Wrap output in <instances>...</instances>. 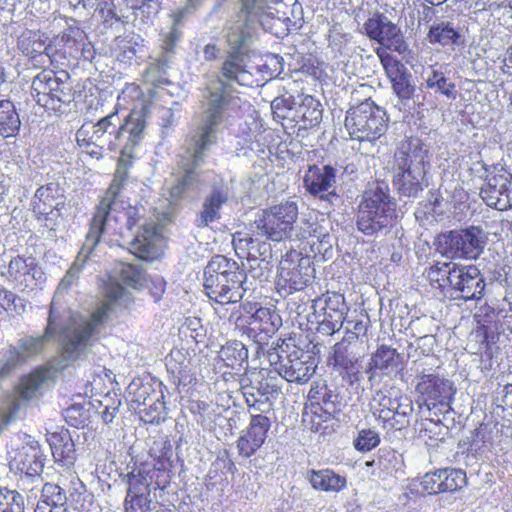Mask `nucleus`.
<instances>
[{
	"label": "nucleus",
	"mask_w": 512,
	"mask_h": 512,
	"mask_svg": "<svg viewBox=\"0 0 512 512\" xmlns=\"http://www.w3.org/2000/svg\"><path fill=\"white\" fill-rule=\"evenodd\" d=\"M242 8L235 20L227 26L228 57L223 63L221 77L206 87L201 101V114L197 130L192 137V147L178 162L180 176L170 189V201H179L187 189L200 183L198 170L207 148L216 143L217 133L224 125L234 98L226 92V83L253 86L252 74L245 69L240 51L252 40L256 25L265 31L283 38L296 23L289 16V6L281 0H241Z\"/></svg>",
	"instance_id": "obj_1"
},
{
	"label": "nucleus",
	"mask_w": 512,
	"mask_h": 512,
	"mask_svg": "<svg viewBox=\"0 0 512 512\" xmlns=\"http://www.w3.org/2000/svg\"><path fill=\"white\" fill-rule=\"evenodd\" d=\"M126 297L125 288L118 283H112L106 290L105 302L88 318L73 315L56 300L51 301L44 333L37 337L24 336L17 341L16 346L8 350L6 371L41 354L49 340L57 333H59L62 355L66 360L84 359L97 341L100 326L108 318L112 304L125 301Z\"/></svg>",
	"instance_id": "obj_2"
},
{
	"label": "nucleus",
	"mask_w": 512,
	"mask_h": 512,
	"mask_svg": "<svg viewBox=\"0 0 512 512\" xmlns=\"http://www.w3.org/2000/svg\"><path fill=\"white\" fill-rule=\"evenodd\" d=\"M146 122L139 112H132L122 122L118 112L113 111L92 126L91 141L98 148L134 158V151L144 138Z\"/></svg>",
	"instance_id": "obj_3"
},
{
	"label": "nucleus",
	"mask_w": 512,
	"mask_h": 512,
	"mask_svg": "<svg viewBox=\"0 0 512 512\" xmlns=\"http://www.w3.org/2000/svg\"><path fill=\"white\" fill-rule=\"evenodd\" d=\"M203 280L206 295L221 305L239 302L249 290L246 272L223 255H216L208 262Z\"/></svg>",
	"instance_id": "obj_4"
},
{
	"label": "nucleus",
	"mask_w": 512,
	"mask_h": 512,
	"mask_svg": "<svg viewBox=\"0 0 512 512\" xmlns=\"http://www.w3.org/2000/svg\"><path fill=\"white\" fill-rule=\"evenodd\" d=\"M396 202L385 182L369 184L358 206L356 226L366 236H374L391 226Z\"/></svg>",
	"instance_id": "obj_5"
},
{
	"label": "nucleus",
	"mask_w": 512,
	"mask_h": 512,
	"mask_svg": "<svg viewBox=\"0 0 512 512\" xmlns=\"http://www.w3.org/2000/svg\"><path fill=\"white\" fill-rule=\"evenodd\" d=\"M114 179L110 184L105 196L100 201L90 223V229L86 235L85 249L91 250L100 242L102 235L109 233L113 228L112 223L118 221L119 209L123 208L118 200L121 188L128 178V166L133 158L120 153Z\"/></svg>",
	"instance_id": "obj_6"
},
{
	"label": "nucleus",
	"mask_w": 512,
	"mask_h": 512,
	"mask_svg": "<svg viewBox=\"0 0 512 512\" xmlns=\"http://www.w3.org/2000/svg\"><path fill=\"white\" fill-rule=\"evenodd\" d=\"M345 127L358 141L374 142L387 129L385 111L371 100H365L347 111Z\"/></svg>",
	"instance_id": "obj_7"
},
{
	"label": "nucleus",
	"mask_w": 512,
	"mask_h": 512,
	"mask_svg": "<svg viewBox=\"0 0 512 512\" xmlns=\"http://www.w3.org/2000/svg\"><path fill=\"white\" fill-rule=\"evenodd\" d=\"M66 71L44 69L32 80L31 95L40 106L53 112L60 111L63 104L70 102L71 89Z\"/></svg>",
	"instance_id": "obj_8"
},
{
	"label": "nucleus",
	"mask_w": 512,
	"mask_h": 512,
	"mask_svg": "<svg viewBox=\"0 0 512 512\" xmlns=\"http://www.w3.org/2000/svg\"><path fill=\"white\" fill-rule=\"evenodd\" d=\"M426 152L422 149L395 153L394 185L398 192L407 197H416L423 190Z\"/></svg>",
	"instance_id": "obj_9"
},
{
	"label": "nucleus",
	"mask_w": 512,
	"mask_h": 512,
	"mask_svg": "<svg viewBox=\"0 0 512 512\" xmlns=\"http://www.w3.org/2000/svg\"><path fill=\"white\" fill-rule=\"evenodd\" d=\"M486 245L483 230L476 226L440 234L436 240L437 251L450 259L476 260Z\"/></svg>",
	"instance_id": "obj_10"
},
{
	"label": "nucleus",
	"mask_w": 512,
	"mask_h": 512,
	"mask_svg": "<svg viewBox=\"0 0 512 512\" xmlns=\"http://www.w3.org/2000/svg\"><path fill=\"white\" fill-rule=\"evenodd\" d=\"M297 218L296 202L285 201L263 210L254 225L258 235L279 242L290 237Z\"/></svg>",
	"instance_id": "obj_11"
},
{
	"label": "nucleus",
	"mask_w": 512,
	"mask_h": 512,
	"mask_svg": "<svg viewBox=\"0 0 512 512\" xmlns=\"http://www.w3.org/2000/svg\"><path fill=\"white\" fill-rule=\"evenodd\" d=\"M269 360L281 377L300 384L309 381L317 367L312 356L298 349L269 353Z\"/></svg>",
	"instance_id": "obj_12"
},
{
	"label": "nucleus",
	"mask_w": 512,
	"mask_h": 512,
	"mask_svg": "<svg viewBox=\"0 0 512 512\" xmlns=\"http://www.w3.org/2000/svg\"><path fill=\"white\" fill-rule=\"evenodd\" d=\"M452 269L450 287L460 293L461 299L468 301L479 300L483 297L485 281L475 265L456 263Z\"/></svg>",
	"instance_id": "obj_13"
},
{
	"label": "nucleus",
	"mask_w": 512,
	"mask_h": 512,
	"mask_svg": "<svg viewBox=\"0 0 512 512\" xmlns=\"http://www.w3.org/2000/svg\"><path fill=\"white\" fill-rule=\"evenodd\" d=\"M306 190L321 200L332 201L336 197V169L330 165H310L303 178Z\"/></svg>",
	"instance_id": "obj_14"
},
{
	"label": "nucleus",
	"mask_w": 512,
	"mask_h": 512,
	"mask_svg": "<svg viewBox=\"0 0 512 512\" xmlns=\"http://www.w3.org/2000/svg\"><path fill=\"white\" fill-rule=\"evenodd\" d=\"M32 210L37 217L54 220L61 215L64 207L63 190L58 183H48L39 187L32 198Z\"/></svg>",
	"instance_id": "obj_15"
},
{
	"label": "nucleus",
	"mask_w": 512,
	"mask_h": 512,
	"mask_svg": "<svg viewBox=\"0 0 512 512\" xmlns=\"http://www.w3.org/2000/svg\"><path fill=\"white\" fill-rule=\"evenodd\" d=\"M416 390L423 396L429 410L438 404L448 405L454 394L452 382L438 375H422Z\"/></svg>",
	"instance_id": "obj_16"
},
{
	"label": "nucleus",
	"mask_w": 512,
	"mask_h": 512,
	"mask_svg": "<svg viewBox=\"0 0 512 512\" xmlns=\"http://www.w3.org/2000/svg\"><path fill=\"white\" fill-rule=\"evenodd\" d=\"M229 199V189L224 184L214 185L212 190L203 198L201 209L196 215V226L207 227L220 219L221 208Z\"/></svg>",
	"instance_id": "obj_17"
},
{
	"label": "nucleus",
	"mask_w": 512,
	"mask_h": 512,
	"mask_svg": "<svg viewBox=\"0 0 512 512\" xmlns=\"http://www.w3.org/2000/svg\"><path fill=\"white\" fill-rule=\"evenodd\" d=\"M47 40V35L40 30H25L19 36L17 45L25 56L35 58L44 54L47 61L53 64L55 53L51 45L46 44Z\"/></svg>",
	"instance_id": "obj_18"
},
{
	"label": "nucleus",
	"mask_w": 512,
	"mask_h": 512,
	"mask_svg": "<svg viewBox=\"0 0 512 512\" xmlns=\"http://www.w3.org/2000/svg\"><path fill=\"white\" fill-rule=\"evenodd\" d=\"M322 105L311 95H304L294 109L292 120L298 129L307 130L317 126L322 120Z\"/></svg>",
	"instance_id": "obj_19"
},
{
	"label": "nucleus",
	"mask_w": 512,
	"mask_h": 512,
	"mask_svg": "<svg viewBox=\"0 0 512 512\" xmlns=\"http://www.w3.org/2000/svg\"><path fill=\"white\" fill-rule=\"evenodd\" d=\"M161 238V227L157 224H148L143 231L131 242L134 253L141 259H153L157 255V242Z\"/></svg>",
	"instance_id": "obj_20"
},
{
	"label": "nucleus",
	"mask_w": 512,
	"mask_h": 512,
	"mask_svg": "<svg viewBox=\"0 0 512 512\" xmlns=\"http://www.w3.org/2000/svg\"><path fill=\"white\" fill-rule=\"evenodd\" d=\"M49 378L50 371L45 368L36 370L22 378L17 387V397L15 401L21 405L22 402L36 398Z\"/></svg>",
	"instance_id": "obj_21"
},
{
	"label": "nucleus",
	"mask_w": 512,
	"mask_h": 512,
	"mask_svg": "<svg viewBox=\"0 0 512 512\" xmlns=\"http://www.w3.org/2000/svg\"><path fill=\"white\" fill-rule=\"evenodd\" d=\"M307 478L314 489L324 492H340L347 484L344 476L331 469L310 470Z\"/></svg>",
	"instance_id": "obj_22"
},
{
	"label": "nucleus",
	"mask_w": 512,
	"mask_h": 512,
	"mask_svg": "<svg viewBox=\"0 0 512 512\" xmlns=\"http://www.w3.org/2000/svg\"><path fill=\"white\" fill-rule=\"evenodd\" d=\"M38 274L40 275L41 272L37 269L34 259L21 256L12 258L5 272L8 279L24 284L26 287L29 286V279H37Z\"/></svg>",
	"instance_id": "obj_23"
},
{
	"label": "nucleus",
	"mask_w": 512,
	"mask_h": 512,
	"mask_svg": "<svg viewBox=\"0 0 512 512\" xmlns=\"http://www.w3.org/2000/svg\"><path fill=\"white\" fill-rule=\"evenodd\" d=\"M505 177L506 170L503 167H494L490 175L487 176V183L485 187H482L480 190V196L486 204L500 211H503L504 208L500 206L502 199L500 197L501 193L498 185L505 184V182H503L506 181Z\"/></svg>",
	"instance_id": "obj_24"
},
{
	"label": "nucleus",
	"mask_w": 512,
	"mask_h": 512,
	"mask_svg": "<svg viewBox=\"0 0 512 512\" xmlns=\"http://www.w3.org/2000/svg\"><path fill=\"white\" fill-rule=\"evenodd\" d=\"M427 40L430 44L453 47L461 43V34L453 23L442 21L430 27Z\"/></svg>",
	"instance_id": "obj_25"
},
{
	"label": "nucleus",
	"mask_w": 512,
	"mask_h": 512,
	"mask_svg": "<svg viewBox=\"0 0 512 512\" xmlns=\"http://www.w3.org/2000/svg\"><path fill=\"white\" fill-rule=\"evenodd\" d=\"M382 25L379 36H377L375 41L398 53L406 52L408 46L398 26L392 23L388 18Z\"/></svg>",
	"instance_id": "obj_26"
},
{
	"label": "nucleus",
	"mask_w": 512,
	"mask_h": 512,
	"mask_svg": "<svg viewBox=\"0 0 512 512\" xmlns=\"http://www.w3.org/2000/svg\"><path fill=\"white\" fill-rule=\"evenodd\" d=\"M21 121L14 104L9 100L0 101V136L11 137L19 131Z\"/></svg>",
	"instance_id": "obj_27"
},
{
	"label": "nucleus",
	"mask_w": 512,
	"mask_h": 512,
	"mask_svg": "<svg viewBox=\"0 0 512 512\" xmlns=\"http://www.w3.org/2000/svg\"><path fill=\"white\" fill-rule=\"evenodd\" d=\"M85 245H86V240L84 241L83 246H82L80 252L78 253V256H77L75 262L73 263V265L70 267V269L67 271L65 276L60 281L57 291H56V294H55L54 298L52 299V301L56 300L58 303L63 305L65 308H66V306L58 299L59 295L63 291H66L67 289H69L70 286L78 279L79 272L81 271L84 262L92 254V252L95 249V247H93L91 250H88V249L86 250Z\"/></svg>",
	"instance_id": "obj_28"
},
{
	"label": "nucleus",
	"mask_w": 512,
	"mask_h": 512,
	"mask_svg": "<svg viewBox=\"0 0 512 512\" xmlns=\"http://www.w3.org/2000/svg\"><path fill=\"white\" fill-rule=\"evenodd\" d=\"M161 392V390L154 389L151 383L143 382L140 379H134L127 387V396L135 410L152 400L155 393Z\"/></svg>",
	"instance_id": "obj_29"
},
{
	"label": "nucleus",
	"mask_w": 512,
	"mask_h": 512,
	"mask_svg": "<svg viewBox=\"0 0 512 512\" xmlns=\"http://www.w3.org/2000/svg\"><path fill=\"white\" fill-rule=\"evenodd\" d=\"M324 306V317L333 320L336 323L344 325L345 315L347 314L348 308L345 304V298L340 293H327L323 299Z\"/></svg>",
	"instance_id": "obj_30"
},
{
	"label": "nucleus",
	"mask_w": 512,
	"mask_h": 512,
	"mask_svg": "<svg viewBox=\"0 0 512 512\" xmlns=\"http://www.w3.org/2000/svg\"><path fill=\"white\" fill-rule=\"evenodd\" d=\"M455 265L454 262H436L425 269L424 275L431 285L443 289L450 286L452 267H455Z\"/></svg>",
	"instance_id": "obj_31"
},
{
	"label": "nucleus",
	"mask_w": 512,
	"mask_h": 512,
	"mask_svg": "<svg viewBox=\"0 0 512 512\" xmlns=\"http://www.w3.org/2000/svg\"><path fill=\"white\" fill-rule=\"evenodd\" d=\"M163 393H155L152 400L138 409L141 419L146 423H159L165 419Z\"/></svg>",
	"instance_id": "obj_32"
},
{
	"label": "nucleus",
	"mask_w": 512,
	"mask_h": 512,
	"mask_svg": "<svg viewBox=\"0 0 512 512\" xmlns=\"http://www.w3.org/2000/svg\"><path fill=\"white\" fill-rule=\"evenodd\" d=\"M248 351L239 341L228 342L220 351V358L227 367L237 369L247 359Z\"/></svg>",
	"instance_id": "obj_33"
},
{
	"label": "nucleus",
	"mask_w": 512,
	"mask_h": 512,
	"mask_svg": "<svg viewBox=\"0 0 512 512\" xmlns=\"http://www.w3.org/2000/svg\"><path fill=\"white\" fill-rule=\"evenodd\" d=\"M143 82L158 87L169 83L167 75V61L157 59L151 62L142 74Z\"/></svg>",
	"instance_id": "obj_34"
},
{
	"label": "nucleus",
	"mask_w": 512,
	"mask_h": 512,
	"mask_svg": "<svg viewBox=\"0 0 512 512\" xmlns=\"http://www.w3.org/2000/svg\"><path fill=\"white\" fill-rule=\"evenodd\" d=\"M442 493L455 492L463 488L467 483L466 473L462 469H440Z\"/></svg>",
	"instance_id": "obj_35"
},
{
	"label": "nucleus",
	"mask_w": 512,
	"mask_h": 512,
	"mask_svg": "<svg viewBox=\"0 0 512 512\" xmlns=\"http://www.w3.org/2000/svg\"><path fill=\"white\" fill-rule=\"evenodd\" d=\"M118 274L124 284L134 289H140L146 282L145 273L137 265L120 263Z\"/></svg>",
	"instance_id": "obj_36"
},
{
	"label": "nucleus",
	"mask_w": 512,
	"mask_h": 512,
	"mask_svg": "<svg viewBox=\"0 0 512 512\" xmlns=\"http://www.w3.org/2000/svg\"><path fill=\"white\" fill-rule=\"evenodd\" d=\"M426 86L427 88L435 89L437 92L449 98H455V84L449 82L443 72L436 70L433 67H431V71L427 74Z\"/></svg>",
	"instance_id": "obj_37"
},
{
	"label": "nucleus",
	"mask_w": 512,
	"mask_h": 512,
	"mask_svg": "<svg viewBox=\"0 0 512 512\" xmlns=\"http://www.w3.org/2000/svg\"><path fill=\"white\" fill-rule=\"evenodd\" d=\"M57 40L63 44L66 49L65 52L71 57V51L76 50L79 45L83 44V40H86V34L77 25H70L58 35Z\"/></svg>",
	"instance_id": "obj_38"
},
{
	"label": "nucleus",
	"mask_w": 512,
	"mask_h": 512,
	"mask_svg": "<svg viewBox=\"0 0 512 512\" xmlns=\"http://www.w3.org/2000/svg\"><path fill=\"white\" fill-rule=\"evenodd\" d=\"M381 64L390 81L396 80L408 73L407 68L394 56L390 55L383 49L377 50Z\"/></svg>",
	"instance_id": "obj_39"
},
{
	"label": "nucleus",
	"mask_w": 512,
	"mask_h": 512,
	"mask_svg": "<svg viewBox=\"0 0 512 512\" xmlns=\"http://www.w3.org/2000/svg\"><path fill=\"white\" fill-rule=\"evenodd\" d=\"M42 499L45 503V507L50 506L49 509H56L58 507H64L67 496L59 485L46 483L42 488Z\"/></svg>",
	"instance_id": "obj_40"
},
{
	"label": "nucleus",
	"mask_w": 512,
	"mask_h": 512,
	"mask_svg": "<svg viewBox=\"0 0 512 512\" xmlns=\"http://www.w3.org/2000/svg\"><path fill=\"white\" fill-rule=\"evenodd\" d=\"M0 512H24V499L15 490L0 489Z\"/></svg>",
	"instance_id": "obj_41"
},
{
	"label": "nucleus",
	"mask_w": 512,
	"mask_h": 512,
	"mask_svg": "<svg viewBox=\"0 0 512 512\" xmlns=\"http://www.w3.org/2000/svg\"><path fill=\"white\" fill-rule=\"evenodd\" d=\"M189 360L181 350H172L166 357V367L169 372L179 379L186 377L188 372Z\"/></svg>",
	"instance_id": "obj_42"
},
{
	"label": "nucleus",
	"mask_w": 512,
	"mask_h": 512,
	"mask_svg": "<svg viewBox=\"0 0 512 512\" xmlns=\"http://www.w3.org/2000/svg\"><path fill=\"white\" fill-rule=\"evenodd\" d=\"M127 483V495L150 496V480L142 470H138L137 472L134 470L128 474Z\"/></svg>",
	"instance_id": "obj_43"
},
{
	"label": "nucleus",
	"mask_w": 512,
	"mask_h": 512,
	"mask_svg": "<svg viewBox=\"0 0 512 512\" xmlns=\"http://www.w3.org/2000/svg\"><path fill=\"white\" fill-rule=\"evenodd\" d=\"M398 357L396 349L389 346H380L372 357L373 367L379 370H387L396 366Z\"/></svg>",
	"instance_id": "obj_44"
},
{
	"label": "nucleus",
	"mask_w": 512,
	"mask_h": 512,
	"mask_svg": "<svg viewBox=\"0 0 512 512\" xmlns=\"http://www.w3.org/2000/svg\"><path fill=\"white\" fill-rule=\"evenodd\" d=\"M270 425L271 422L268 417L261 414L252 415L246 433L263 445L270 429Z\"/></svg>",
	"instance_id": "obj_45"
},
{
	"label": "nucleus",
	"mask_w": 512,
	"mask_h": 512,
	"mask_svg": "<svg viewBox=\"0 0 512 512\" xmlns=\"http://www.w3.org/2000/svg\"><path fill=\"white\" fill-rule=\"evenodd\" d=\"M254 318L262 322L260 329L266 334L274 333L282 324L280 315L268 308L258 309Z\"/></svg>",
	"instance_id": "obj_46"
},
{
	"label": "nucleus",
	"mask_w": 512,
	"mask_h": 512,
	"mask_svg": "<svg viewBox=\"0 0 512 512\" xmlns=\"http://www.w3.org/2000/svg\"><path fill=\"white\" fill-rule=\"evenodd\" d=\"M20 466L21 472H24L28 476H38L43 470V462L38 456V452L34 449L31 453L20 454Z\"/></svg>",
	"instance_id": "obj_47"
},
{
	"label": "nucleus",
	"mask_w": 512,
	"mask_h": 512,
	"mask_svg": "<svg viewBox=\"0 0 512 512\" xmlns=\"http://www.w3.org/2000/svg\"><path fill=\"white\" fill-rule=\"evenodd\" d=\"M0 306L5 311L16 314L26 311V301L7 289L0 290Z\"/></svg>",
	"instance_id": "obj_48"
},
{
	"label": "nucleus",
	"mask_w": 512,
	"mask_h": 512,
	"mask_svg": "<svg viewBox=\"0 0 512 512\" xmlns=\"http://www.w3.org/2000/svg\"><path fill=\"white\" fill-rule=\"evenodd\" d=\"M297 237L299 239L315 238L320 243H328L326 238H329L330 236L329 234L321 231V226L317 222L305 219L300 223Z\"/></svg>",
	"instance_id": "obj_49"
},
{
	"label": "nucleus",
	"mask_w": 512,
	"mask_h": 512,
	"mask_svg": "<svg viewBox=\"0 0 512 512\" xmlns=\"http://www.w3.org/2000/svg\"><path fill=\"white\" fill-rule=\"evenodd\" d=\"M379 443L380 436L378 432L372 429H362L354 440V447L357 451L368 452L378 446Z\"/></svg>",
	"instance_id": "obj_50"
},
{
	"label": "nucleus",
	"mask_w": 512,
	"mask_h": 512,
	"mask_svg": "<svg viewBox=\"0 0 512 512\" xmlns=\"http://www.w3.org/2000/svg\"><path fill=\"white\" fill-rule=\"evenodd\" d=\"M286 264H288L287 260L285 262H281L280 276L290 285L291 288L295 290L303 289L309 281V275L306 274L307 278H303L298 267L290 269L285 266Z\"/></svg>",
	"instance_id": "obj_51"
},
{
	"label": "nucleus",
	"mask_w": 512,
	"mask_h": 512,
	"mask_svg": "<svg viewBox=\"0 0 512 512\" xmlns=\"http://www.w3.org/2000/svg\"><path fill=\"white\" fill-rule=\"evenodd\" d=\"M294 98L291 95H282L276 97L271 102V109L276 117L279 118H292L294 109Z\"/></svg>",
	"instance_id": "obj_52"
},
{
	"label": "nucleus",
	"mask_w": 512,
	"mask_h": 512,
	"mask_svg": "<svg viewBox=\"0 0 512 512\" xmlns=\"http://www.w3.org/2000/svg\"><path fill=\"white\" fill-rule=\"evenodd\" d=\"M420 485L422 490L430 495L442 493L440 469L426 473L421 478Z\"/></svg>",
	"instance_id": "obj_53"
},
{
	"label": "nucleus",
	"mask_w": 512,
	"mask_h": 512,
	"mask_svg": "<svg viewBox=\"0 0 512 512\" xmlns=\"http://www.w3.org/2000/svg\"><path fill=\"white\" fill-rule=\"evenodd\" d=\"M392 88L396 95L401 100H409L414 92V87L410 83V74L407 73L406 75L391 81Z\"/></svg>",
	"instance_id": "obj_54"
},
{
	"label": "nucleus",
	"mask_w": 512,
	"mask_h": 512,
	"mask_svg": "<svg viewBox=\"0 0 512 512\" xmlns=\"http://www.w3.org/2000/svg\"><path fill=\"white\" fill-rule=\"evenodd\" d=\"M150 503V496L127 495L125 498V512H146Z\"/></svg>",
	"instance_id": "obj_55"
},
{
	"label": "nucleus",
	"mask_w": 512,
	"mask_h": 512,
	"mask_svg": "<svg viewBox=\"0 0 512 512\" xmlns=\"http://www.w3.org/2000/svg\"><path fill=\"white\" fill-rule=\"evenodd\" d=\"M261 446L262 444L258 440L250 437L247 433L240 436L237 441L239 454L245 458L252 456Z\"/></svg>",
	"instance_id": "obj_56"
},
{
	"label": "nucleus",
	"mask_w": 512,
	"mask_h": 512,
	"mask_svg": "<svg viewBox=\"0 0 512 512\" xmlns=\"http://www.w3.org/2000/svg\"><path fill=\"white\" fill-rule=\"evenodd\" d=\"M386 19L387 17L381 14H375L368 18L363 25V29L370 39L375 40L379 36L380 29L383 26L382 23H385Z\"/></svg>",
	"instance_id": "obj_57"
},
{
	"label": "nucleus",
	"mask_w": 512,
	"mask_h": 512,
	"mask_svg": "<svg viewBox=\"0 0 512 512\" xmlns=\"http://www.w3.org/2000/svg\"><path fill=\"white\" fill-rule=\"evenodd\" d=\"M506 181L505 184H500L499 189L501 193V203L500 206L507 210L512 207V175L506 171Z\"/></svg>",
	"instance_id": "obj_58"
},
{
	"label": "nucleus",
	"mask_w": 512,
	"mask_h": 512,
	"mask_svg": "<svg viewBox=\"0 0 512 512\" xmlns=\"http://www.w3.org/2000/svg\"><path fill=\"white\" fill-rule=\"evenodd\" d=\"M257 393L260 396L265 397V400L268 401L271 398H276L280 393V389L274 383L273 379H264L259 382Z\"/></svg>",
	"instance_id": "obj_59"
},
{
	"label": "nucleus",
	"mask_w": 512,
	"mask_h": 512,
	"mask_svg": "<svg viewBox=\"0 0 512 512\" xmlns=\"http://www.w3.org/2000/svg\"><path fill=\"white\" fill-rule=\"evenodd\" d=\"M177 12L174 11L173 13V16H175V13ZM182 20H180L181 22ZM179 23V21H176V17H174V25L171 27V29L167 32V34L165 35L164 39H163V49L166 51V52H171L173 50V48L175 47V45L177 44V42L180 40L181 38V32L179 31V29L176 27V24Z\"/></svg>",
	"instance_id": "obj_60"
},
{
	"label": "nucleus",
	"mask_w": 512,
	"mask_h": 512,
	"mask_svg": "<svg viewBox=\"0 0 512 512\" xmlns=\"http://www.w3.org/2000/svg\"><path fill=\"white\" fill-rule=\"evenodd\" d=\"M388 403H384L383 406L387 407L388 410H393L395 414L400 416H408L413 411L412 401L408 397H401L397 406L394 407L391 405V399H385Z\"/></svg>",
	"instance_id": "obj_61"
},
{
	"label": "nucleus",
	"mask_w": 512,
	"mask_h": 512,
	"mask_svg": "<svg viewBox=\"0 0 512 512\" xmlns=\"http://www.w3.org/2000/svg\"><path fill=\"white\" fill-rule=\"evenodd\" d=\"M95 55V50L90 42L83 40V44L79 45L76 50L71 51V57L75 59H83L85 61H92Z\"/></svg>",
	"instance_id": "obj_62"
},
{
	"label": "nucleus",
	"mask_w": 512,
	"mask_h": 512,
	"mask_svg": "<svg viewBox=\"0 0 512 512\" xmlns=\"http://www.w3.org/2000/svg\"><path fill=\"white\" fill-rule=\"evenodd\" d=\"M20 404L14 401L7 410L3 411L0 415V431L6 429L12 421L15 420Z\"/></svg>",
	"instance_id": "obj_63"
},
{
	"label": "nucleus",
	"mask_w": 512,
	"mask_h": 512,
	"mask_svg": "<svg viewBox=\"0 0 512 512\" xmlns=\"http://www.w3.org/2000/svg\"><path fill=\"white\" fill-rule=\"evenodd\" d=\"M159 124L161 127L168 129L176 123L175 113L172 108L162 107L158 110Z\"/></svg>",
	"instance_id": "obj_64"
}]
</instances>
